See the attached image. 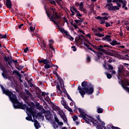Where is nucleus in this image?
I'll return each instance as SVG.
<instances>
[{
    "label": "nucleus",
    "mask_w": 129,
    "mask_h": 129,
    "mask_svg": "<svg viewBox=\"0 0 129 129\" xmlns=\"http://www.w3.org/2000/svg\"><path fill=\"white\" fill-rule=\"evenodd\" d=\"M35 117H36V118H38V117H44V115H43V113L38 112L37 113L36 112V115L35 116Z\"/></svg>",
    "instance_id": "obj_17"
},
{
    "label": "nucleus",
    "mask_w": 129,
    "mask_h": 129,
    "mask_svg": "<svg viewBox=\"0 0 129 129\" xmlns=\"http://www.w3.org/2000/svg\"><path fill=\"white\" fill-rule=\"evenodd\" d=\"M67 96L68 99H69V100H71V101H73V100H72L71 97H70V95L69 94H67Z\"/></svg>",
    "instance_id": "obj_54"
},
{
    "label": "nucleus",
    "mask_w": 129,
    "mask_h": 129,
    "mask_svg": "<svg viewBox=\"0 0 129 129\" xmlns=\"http://www.w3.org/2000/svg\"><path fill=\"white\" fill-rule=\"evenodd\" d=\"M52 124H53V128L54 129L58 128V125H57V123H56V122L53 121L52 122Z\"/></svg>",
    "instance_id": "obj_32"
},
{
    "label": "nucleus",
    "mask_w": 129,
    "mask_h": 129,
    "mask_svg": "<svg viewBox=\"0 0 129 129\" xmlns=\"http://www.w3.org/2000/svg\"><path fill=\"white\" fill-rule=\"evenodd\" d=\"M51 21L54 24V25H56V26H57L58 29H59V25H58V22L56 21H55V20H54V19H51Z\"/></svg>",
    "instance_id": "obj_39"
},
{
    "label": "nucleus",
    "mask_w": 129,
    "mask_h": 129,
    "mask_svg": "<svg viewBox=\"0 0 129 129\" xmlns=\"http://www.w3.org/2000/svg\"><path fill=\"white\" fill-rule=\"evenodd\" d=\"M102 19L104 21H107V20H108L109 18L107 16H105V17H102Z\"/></svg>",
    "instance_id": "obj_51"
},
{
    "label": "nucleus",
    "mask_w": 129,
    "mask_h": 129,
    "mask_svg": "<svg viewBox=\"0 0 129 129\" xmlns=\"http://www.w3.org/2000/svg\"><path fill=\"white\" fill-rule=\"evenodd\" d=\"M0 68L2 71H3L2 76H3V78H4V79H8V70L6 69V68L4 66H0Z\"/></svg>",
    "instance_id": "obj_6"
},
{
    "label": "nucleus",
    "mask_w": 129,
    "mask_h": 129,
    "mask_svg": "<svg viewBox=\"0 0 129 129\" xmlns=\"http://www.w3.org/2000/svg\"><path fill=\"white\" fill-rule=\"evenodd\" d=\"M16 69H17V70H23V69L24 68V66H19V67L16 66Z\"/></svg>",
    "instance_id": "obj_36"
},
{
    "label": "nucleus",
    "mask_w": 129,
    "mask_h": 129,
    "mask_svg": "<svg viewBox=\"0 0 129 129\" xmlns=\"http://www.w3.org/2000/svg\"><path fill=\"white\" fill-rule=\"evenodd\" d=\"M95 36H97V37H99L100 38H102V37H104V34H102L101 33H95Z\"/></svg>",
    "instance_id": "obj_31"
},
{
    "label": "nucleus",
    "mask_w": 129,
    "mask_h": 129,
    "mask_svg": "<svg viewBox=\"0 0 129 129\" xmlns=\"http://www.w3.org/2000/svg\"><path fill=\"white\" fill-rule=\"evenodd\" d=\"M108 68L110 70H113V67L111 64H108Z\"/></svg>",
    "instance_id": "obj_57"
},
{
    "label": "nucleus",
    "mask_w": 129,
    "mask_h": 129,
    "mask_svg": "<svg viewBox=\"0 0 129 129\" xmlns=\"http://www.w3.org/2000/svg\"><path fill=\"white\" fill-rule=\"evenodd\" d=\"M25 92L27 95L29 96V97H32V94L29 90H27V89L25 90Z\"/></svg>",
    "instance_id": "obj_30"
},
{
    "label": "nucleus",
    "mask_w": 129,
    "mask_h": 129,
    "mask_svg": "<svg viewBox=\"0 0 129 129\" xmlns=\"http://www.w3.org/2000/svg\"><path fill=\"white\" fill-rule=\"evenodd\" d=\"M49 46L50 45H53L54 44V40L53 39H51L49 40Z\"/></svg>",
    "instance_id": "obj_49"
},
{
    "label": "nucleus",
    "mask_w": 129,
    "mask_h": 129,
    "mask_svg": "<svg viewBox=\"0 0 129 129\" xmlns=\"http://www.w3.org/2000/svg\"><path fill=\"white\" fill-rule=\"evenodd\" d=\"M46 14L48 18H49V19H50V21H52V16L50 17V16H51V14H50V13H48V12H46Z\"/></svg>",
    "instance_id": "obj_38"
},
{
    "label": "nucleus",
    "mask_w": 129,
    "mask_h": 129,
    "mask_svg": "<svg viewBox=\"0 0 129 129\" xmlns=\"http://www.w3.org/2000/svg\"><path fill=\"white\" fill-rule=\"evenodd\" d=\"M84 46L87 47L88 50H90V51H92V52H94V53L96 52L95 50L93 49L92 48L89 47H90L89 45L86 44V43L84 42Z\"/></svg>",
    "instance_id": "obj_13"
},
{
    "label": "nucleus",
    "mask_w": 129,
    "mask_h": 129,
    "mask_svg": "<svg viewBox=\"0 0 129 129\" xmlns=\"http://www.w3.org/2000/svg\"><path fill=\"white\" fill-rule=\"evenodd\" d=\"M6 38H7V34L2 35V36L0 37V39H6Z\"/></svg>",
    "instance_id": "obj_53"
},
{
    "label": "nucleus",
    "mask_w": 129,
    "mask_h": 129,
    "mask_svg": "<svg viewBox=\"0 0 129 129\" xmlns=\"http://www.w3.org/2000/svg\"><path fill=\"white\" fill-rule=\"evenodd\" d=\"M60 84V86L62 90H65V87H64V81H63V79H61V81H60V82H59Z\"/></svg>",
    "instance_id": "obj_16"
},
{
    "label": "nucleus",
    "mask_w": 129,
    "mask_h": 129,
    "mask_svg": "<svg viewBox=\"0 0 129 129\" xmlns=\"http://www.w3.org/2000/svg\"><path fill=\"white\" fill-rule=\"evenodd\" d=\"M34 126L36 129H39L40 127H41V126L40 125V123L38 122V120H35L34 121Z\"/></svg>",
    "instance_id": "obj_14"
},
{
    "label": "nucleus",
    "mask_w": 129,
    "mask_h": 129,
    "mask_svg": "<svg viewBox=\"0 0 129 129\" xmlns=\"http://www.w3.org/2000/svg\"><path fill=\"white\" fill-rule=\"evenodd\" d=\"M97 112L98 113H102V112H103V109H102V108L100 107L97 108Z\"/></svg>",
    "instance_id": "obj_21"
},
{
    "label": "nucleus",
    "mask_w": 129,
    "mask_h": 129,
    "mask_svg": "<svg viewBox=\"0 0 129 129\" xmlns=\"http://www.w3.org/2000/svg\"><path fill=\"white\" fill-rule=\"evenodd\" d=\"M64 108H66V109H67V110H68V111H69L70 112H73V110H72V109L69 107V106L67 105L65 106Z\"/></svg>",
    "instance_id": "obj_22"
},
{
    "label": "nucleus",
    "mask_w": 129,
    "mask_h": 129,
    "mask_svg": "<svg viewBox=\"0 0 129 129\" xmlns=\"http://www.w3.org/2000/svg\"><path fill=\"white\" fill-rule=\"evenodd\" d=\"M79 111L80 112V117H82L84 120L85 121V122L87 123L88 124H90V125L91 126L92 122L93 123V125L94 126H96L97 129H103L101 127H104V126L102 127V125L101 124H100V123L98 122V121L97 120H95V118L88 116L87 114L85 113V112L83 111L81 108H79Z\"/></svg>",
    "instance_id": "obj_3"
},
{
    "label": "nucleus",
    "mask_w": 129,
    "mask_h": 129,
    "mask_svg": "<svg viewBox=\"0 0 129 129\" xmlns=\"http://www.w3.org/2000/svg\"><path fill=\"white\" fill-rule=\"evenodd\" d=\"M12 62H14L15 64V66H19V62H18V60H15V59H12Z\"/></svg>",
    "instance_id": "obj_37"
},
{
    "label": "nucleus",
    "mask_w": 129,
    "mask_h": 129,
    "mask_svg": "<svg viewBox=\"0 0 129 129\" xmlns=\"http://www.w3.org/2000/svg\"><path fill=\"white\" fill-rule=\"evenodd\" d=\"M49 2H50V4L51 5H53L54 6H56V2H55V1H53V0H48Z\"/></svg>",
    "instance_id": "obj_45"
},
{
    "label": "nucleus",
    "mask_w": 129,
    "mask_h": 129,
    "mask_svg": "<svg viewBox=\"0 0 129 129\" xmlns=\"http://www.w3.org/2000/svg\"><path fill=\"white\" fill-rule=\"evenodd\" d=\"M92 47L94 48V49H95V50H97L99 52H102V53H105V49H100L99 48H98V46H97L96 45H93Z\"/></svg>",
    "instance_id": "obj_9"
},
{
    "label": "nucleus",
    "mask_w": 129,
    "mask_h": 129,
    "mask_svg": "<svg viewBox=\"0 0 129 129\" xmlns=\"http://www.w3.org/2000/svg\"><path fill=\"white\" fill-rule=\"evenodd\" d=\"M106 37L107 42H111V38H110L111 37V35H106Z\"/></svg>",
    "instance_id": "obj_23"
},
{
    "label": "nucleus",
    "mask_w": 129,
    "mask_h": 129,
    "mask_svg": "<svg viewBox=\"0 0 129 129\" xmlns=\"http://www.w3.org/2000/svg\"><path fill=\"white\" fill-rule=\"evenodd\" d=\"M42 45L41 47H43V48H46L47 44L45 43V41H42Z\"/></svg>",
    "instance_id": "obj_50"
},
{
    "label": "nucleus",
    "mask_w": 129,
    "mask_h": 129,
    "mask_svg": "<svg viewBox=\"0 0 129 129\" xmlns=\"http://www.w3.org/2000/svg\"><path fill=\"white\" fill-rule=\"evenodd\" d=\"M45 117L47 120H51L52 119L51 115H45Z\"/></svg>",
    "instance_id": "obj_25"
},
{
    "label": "nucleus",
    "mask_w": 129,
    "mask_h": 129,
    "mask_svg": "<svg viewBox=\"0 0 129 129\" xmlns=\"http://www.w3.org/2000/svg\"><path fill=\"white\" fill-rule=\"evenodd\" d=\"M105 74L106 75V77L108 78V79H111V77H112V75H111V74L109 73L105 72Z\"/></svg>",
    "instance_id": "obj_29"
},
{
    "label": "nucleus",
    "mask_w": 129,
    "mask_h": 129,
    "mask_svg": "<svg viewBox=\"0 0 129 129\" xmlns=\"http://www.w3.org/2000/svg\"><path fill=\"white\" fill-rule=\"evenodd\" d=\"M53 116L54 117V120L55 122H57V123H58V122H59V119H58V118L57 117V115H56V114H54Z\"/></svg>",
    "instance_id": "obj_34"
},
{
    "label": "nucleus",
    "mask_w": 129,
    "mask_h": 129,
    "mask_svg": "<svg viewBox=\"0 0 129 129\" xmlns=\"http://www.w3.org/2000/svg\"><path fill=\"white\" fill-rule=\"evenodd\" d=\"M83 3L84 2H81L79 4V8H82L84 6V5L83 4Z\"/></svg>",
    "instance_id": "obj_55"
},
{
    "label": "nucleus",
    "mask_w": 129,
    "mask_h": 129,
    "mask_svg": "<svg viewBox=\"0 0 129 129\" xmlns=\"http://www.w3.org/2000/svg\"><path fill=\"white\" fill-rule=\"evenodd\" d=\"M70 11L71 13H72V14H71V17H72L73 16H74V15H75V13L73 11V10L72 9V7L70 8Z\"/></svg>",
    "instance_id": "obj_46"
},
{
    "label": "nucleus",
    "mask_w": 129,
    "mask_h": 129,
    "mask_svg": "<svg viewBox=\"0 0 129 129\" xmlns=\"http://www.w3.org/2000/svg\"><path fill=\"white\" fill-rule=\"evenodd\" d=\"M77 36H78V37H77L76 39H77V38H78V40H81V38H83V39H84V36L83 35H80L78 34Z\"/></svg>",
    "instance_id": "obj_43"
},
{
    "label": "nucleus",
    "mask_w": 129,
    "mask_h": 129,
    "mask_svg": "<svg viewBox=\"0 0 129 129\" xmlns=\"http://www.w3.org/2000/svg\"><path fill=\"white\" fill-rule=\"evenodd\" d=\"M1 88L4 94L9 97L10 100L13 104L14 108H20L23 110L26 109L28 112L32 114L33 118H35V116H36V111H33L34 106H30V107H29L27 105L23 104L22 102L19 101L17 95L13 93V92L10 91L8 89H6L3 85H1Z\"/></svg>",
    "instance_id": "obj_1"
},
{
    "label": "nucleus",
    "mask_w": 129,
    "mask_h": 129,
    "mask_svg": "<svg viewBox=\"0 0 129 129\" xmlns=\"http://www.w3.org/2000/svg\"><path fill=\"white\" fill-rule=\"evenodd\" d=\"M36 90H37V92H36L37 95H41V93H42V92H41V90L40 89V88H39V87H37L36 88Z\"/></svg>",
    "instance_id": "obj_27"
},
{
    "label": "nucleus",
    "mask_w": 129,
    "mask_h": 129,
    "mask_svg": "<svg viewBox=\"0 0 129 129\" xmlns=\"http://www.w3.org/2000/svg\"><path fill=\"white\" fill-rule=\"evenodd\" d=\"M81 85L82 88L81 86H79L78 89L83 98L84 97L86 94L90 95L94 92V86L92 85L91 83L84 81L82 82Z\"/></svg>",
    "instance_id": "obj_2"
},
{
    "label": "nucleus",
    "mask_w": 129,
    "mask_h": 129,
    "mask_svg": "<svg viewBox=\"0 0 129 129\" xmlns=\"http://www.w3.org/2000/svg\"><path fill=\"white\" fill-rule=\"evenodd\" d=\"M16 75H17V76H18V77H19V78H22V74H21V73H20V72H18L16 74Z\"/></svg>",
    "instance_id": "obj_58"
},
{
    "label": "nucleus",
    "mask_w": 129,
    "mask_h": 129,
    "mask_svg": "<svg viewBox=\"0 0 129 129\" xmlns=\"http://www.w3.org/2000/svg\"><path fill=\"white\" fill-rule=\"evenodd\" d=\"M73 27L75 28V29H79V27H78V26L77 25V24L75 23H74Z\"/></svg>",
    "instance_id": "obj_63"
},
{
    "label": "nucleus",
    "mask_w": 129,
    "mask_h": 129,
    "mask_svg": "<svg viewBox=\"0 0 129 129\" xmlns=\"http://www.w3.org/2000/svg\"><path fill=\"white\" fill-rule=\"evenodd\" d=\"M72 49H73V51H74V52H76V51H77V49H76V46H72Z\"/></svg>",
    "instance_id": "obj_52"
},
{
    "label": "nucleus",
    "mask_w": 129,
    "mask_h": 129,
    "mask_svg": "<svg viewBox=\"0 0 129 129\" xmlns=\"http://www.w3.org/2000/svg\"><path fill=\"white\" fill-rule=\"evenodd\" d=\"M117 77L119 81V83H122V77H121V76H120V74H118L117 76Z\"/></svg>",
    "instance_id": "obj_18"
},
{
    "label": "nucleus",
    "mask_w": 129,
    "mask_h": 129,
    "mask_svg": "<svg viewBox=\"0 0 129 129\" xmlns=\"http://www.w3.org/2000/svg\"><path fill=\"white\" fill-rule=\"evenodd\" d=\"M36 107L37 109H41V106H40V104H37L36 105Z\"/></svg>",
    "instance_id": "obj_59"
},
{
    "label": "nucleus",
    "mask_w": 129,
    "mask_h": 129,
    "mask_svg": "<svg viewBox=\"0 0 129 129\" xmlns=\"http://www.w3.org/2000/svg\"><path fill=\"white\" fill-rule=\"evenodd\" d=\"M44 67L45 69H49V68H51L52 66L49 65V63H46V64H45Z\"/></svg>",
    "instance_id": "obj_35"
},
{
    "label": "nucleus",
    "mask_w": 129,
    "mask_h": 129,
    "mask_svg": "<svg viewBox=\"0 0 129 129\" xmlns=\"http://www.w3.org/2000/svg\"><path fill=\"white\" fill-rule=\"evenodd\" d=\"M59 115L60 117H61L62 119H63L64 122H68V120L67 119V117H66V115H65V113L63 112L62 113H59Z\"/></svg>",
    "instance_id": "obj_7"
},
{
    "label": "nucleus",
    "mask_w": 129,
    "mask_h": 129,
    "mask_svg": "<svg viewBox=\"0 0 129 129\" xmlns=\"http://www.w3.org/2000/svg\"><path fill=\"white\" fill-rule=\"evenodd\" d=\"M29 30L31 32H34V31H35V29H34V28H33L32 26L29 27Z\"/></svg>",
    "instance_id": "obj_60"
},
{
    "label": "nucleus",
    "mask_w": 129,
    "mask_h": 129,
    "mask_svg": "<svg viewBox=\"0 0 129 129\" xmlns=\"http://www.w3.org/2000/svg\"><path fill=\"white\" fill-rule=\"evenodd\" d=\"M75 22L76 23L78 24L79 23L83 22V20H75Z\"/></svg>",
    "instance_id": "obj_56"
},
{
    "label": "nucleus",
    "mask_w": 129,
    "mask_h": 129,
    "mask_svg": "<svg viewBox=\"0 0 129 129\" xmlns=\"http://www.w3.org/2000/svg\"><path fill=\"white\" fill-rule=\"evenodd\" d=\"M96 118L98 120V122H100V124H101L102 126L103 127L105 125V123L103 121H102L100 119V117L99 116V115H98L97 117Z\"/></svg>",
    "instance_id": "obj_11"
},
{
    "label": "nucleus",
    "mask_w": 129,
    "mask_h": 129,
    "mask_svg": "<svg viewBox=\"0 0 129 129\" xmlns=\"http://www.w3.org/2000/svg\"><path fill=\"white\" fill-rule=\"evenodd\" d=\"M116 4L117 6H113L112 3H110L106 4V7H108V11H117L119 10V8L121 7V4L118 3V2H116Z\"/></svg>",
    "instance_id": "obj_4"
},
{
    "label": "nucleus",
    "mask_w": 129,
    "mask_h": 129,
    "mask_svg": "<svg viewBox=\"0 0 129 129\" xmlns=\"http://www.w3.org/2000/svg\"><path fill=\"white\" fill-rule=\"evenodd\" d=\"M26 120H28V121H34L33 119H32V115H28V116L26 117Z\"/></svg>",
    "instance_id": "obj_20"
},
{
    "label": "nucleus",
    "mask_w": 129,
    "mask_h": 129,
    "mask_svg": "<svg viewBox=\"0 0 129 129\" xmlns=\"http://www.w3.org/2000/svg\"><path fill=\"white\" fill-rule=\"evenodd\" d=\"M58 27L60 33H62V34H65L66 36L68 37L69 39L71 40V41H73V40H74V38L70 35L69 32L65 30L64 28H61V26H58Z\"/></svg>",
    "instance_id": "obj_5"
},
{
    "label": "nucleus",
    "mask_w": 129,
    "mask_h": 129,
    "mask_svg": "<svg viewBox=\"0 0 129 129\" xmlns=\"http://www.w3.org/2000/svg\"><path fill=\"white\" fill-rule=\"evenodd\" d=\"M6 6L8 9H12V7H13L12 1H11V0H6Z\"/></svg>",
    "instance_id": "obj_8"
},
{
    "label": "nucleus",
    "mask_w": 129,
    "mask_h": 129,
    "mask_svg": "<svg viewBox=\"0 0 129 129\" xmlns=\"http://www.w3.org/2000/svg\"><path fill=\"white\" fill-rule=\"evenodd\" d=\"M61 103L62 105L64 106V107L67 105V104H66V101L64 100L61 101Z\"/></svg>",
    "instance_id": "obj_47"
},
{
    "label": "nucleus",
    "mask_w": 129,
    "mask_h": 129,
    "mask_svg": "<svg viewBox=\"0 0 129 129\" xmlns=\"http://www.w3.org/2000/svg\"><path fill=\"white\" fill-rule=\"evenodd\" d=\"M39 63L41 64V63H43V64H48L49 63V61H48V59H41L40 60H38Z\"/></svg>",
    "instance_id": "obj_15"
},
{
    "label": "nucleus",
    "mask_w": 129,
    "mask_h": 129,
    "mask_svg": "<svg viewBox=\"0 0 129 129\" xmlns=\"http://www.w3.org/2000/svg\"><path fill=\"white\" fill-rule=\"evenodd\" d=\"M53 73L57 77V79L58 80L59 82L61 83V81H62V78L60 77V75L58 74V73L55 71H53Z\"/></svg>",
    "instance_id": "obj_10"
},
{
    "label": "nucleus",
    "mask_w": 129,
    "mask_h": 129,
    "mask_svg": "<svg viewBox=\"0 0 129 129\" xmlns=\"http://www.w3.org/2000/svg\"><path fill=\"white\" fill-rule=\"evenodd\" d=\"M96 55H97V56L98 57V58H99L100 57H101V56H102L103 55V52H100V51L97 52L96 51Z\"/></svg>",
    "instance_id": "obj_24"
},
{
    "label": "nucleus",
    "mask_w": 129,
    "mask_h": 129,
    "mask_svg": "<svg viewBox=\"0 0 129 129\" xmlns=\"http://www.w3.org/2000/svg\"><path fill=\"white\" fill-rule=\"evenodd\" d=\"M116 40L113 39L111 42L110 43V45L112 46H115L116 45Z\"/></svg>",
    "instance_id": "obj_28"
},
{
    "label": "nucleus",
    "mask_w": 129,
    "mask_h": 129,
    "mask_svg": "<svg viewBox=\"0 0 129 129\" xmlns=\"http://www.w3.org/2000/svg\"><path fill=\"white\" fill-rule=\"evenodd\" d=\"M122 8L124 9L125 6H126V1L124 0L123 3H122Z\"/></svg>",
    "instance_id": "obj_41"
},
{
    "label": "nucleus",
    "mask_w": 129,
    "mask_h": 129,
    "mask_svg": "<svg viewBox=\"0 0 129 129\" xmlns=\"http://www.w3.org/2000/svg\"><path fill=\"white\" fill-rule=\"evenodd\" d=\"M56 89L58 90L60 93H62V91H61V89L60 88V85H59V83H57L56 85Z\"/></svg>",
    "instance_id": "obj_26"
},
{
    "label": "nucleus",
    "mask_w": 129,
    "mask_h": 129,
    "mask_svg": "<svg viewBox=\"0 0 129 129\" xmlns=\"http://www.w3.org/2000/svg\"><path fill=\"white\" fill-rule=\"evenodd\" d=\"M11 86H12V87L13 88H15V87H17V84L15 83L14 82H11Z\"/></svg>",
    "instance_id": "obj_33"
},
{
    "label": "nucleus",
    "mask_w": 129,
    "mask_h": 129,
    "mask_svg": "<svg viewBox=\"0 0 129 129\" xmlns=\"http://www.w3.org/2000/svg\"><path fill=\"white\" fill-rule=\"evenodd\" d=\"M123 69V67H119L118 68V71L117 73L118 74H121V73H122V70Z\"/></svg>",
    "instance_id": "obj_19"
},
{
    "label": "nucleus",
    "mask_w": 129,
    "mask_h": 129,
    "mask_svg": "<svg viewBox=\"0 0 129 129\" xmlns=\"http://www.w3.org/2000/svg\"><path fill=\"white\" fill-rule=\"evenodd\" d=\"M111 26H112V25H110V24H109L108 22H106L105 23V27L106 28H108V27H111Z\"/></svg>",
    "instance_id": "obj_48"
},
{
    "label": "nucleus",
    "mask_w": 129,
    "mask_h": 129,
    "mask_svg": "<svg viewBox=\"0 0 129 129\" xmlns=\"http://www.w3.org/2000/svg\"><path fill=\"white\" fill-rule=\"evenodd\" d=\"M53 110H59L60 109V107L57 106H55L53 107Z\"/></svg>",
    "instance_id": "obj_44"
},
{
    "label": "nucleus",
    "mask_w": 129,
    "mask_h": 129,
    "mask_svg": "<svg viewBox=\"0 0 129 129\" xmlns=\"http://www.w3.org/2000/svg\"><path fill=\"white\" fill-rule=\"evenodd\" d=\"M48 48L49 49H51V50H52V51H53V52L55 53V48L53 47V46H52V45L49 44V46Z\"/></svg>",
    "instance_id": "obj_42"
},
{
    "label": "nucleus",
    "mask_w": 129,
    "mask_h": 129,
    "mask_svg": "<svg viewBox=\"0 0 129 129\" xmlns=\"http://www.w3.org/2000/svg\"><path fill=\"white\" fill-rule=\"evenodd\" d=\"M51 19L52 20H54L55 19H61V16H59L58 14H57V12H55V13H54V15H52L51 16Z\"/></svg>",
    "instance_id": "obj_12"
},
{
    "label": "nucleus",
    "mask_w": 129,
    "mask_h": 129,
    "mask_svg": "<svg viewBox=\"0 0 129 129\" xmlns=\"http://www.w3.org/2000/svg\"><path fill=\"white\" fill-rule=\"evenodd\" d=\"M95 19H96V20H100V21H101L102 19V17L99 16L97 17H95Z\"/></svg>",
    "instance_id": "obj_62"
},
{
    "label": "nucleus",
    "mask_w": 129,
    "mask_h": 129,
    "mask_svg": "<svg viewBox=\"0 0 129 129\" xmlns=\"http://www.w3.org/2000/svg\"><path fill=\"white\" fill-rule=\"evenodd\" d=\"M101 16H108V13H103L101 14Z\"/></svg>",
    "instance_id": "obj_64"
},
{
    "label": "nucleus",
    "mask_w": 129,
    "mask_h": 129,
    "mask_svg": "<svg viewBox=\"0 0 129 129\" xmlns=\"http://www.w3.org/2000/svg\"><path fill=\"white\" fill-rule=\"evenodd\" d=\"M72 117L73 118L74 121H76V120H78V117H77L76 115L72 116Z\"/></svg>",
    "instance_id": "obj_40"
},
{
    "label": "nucleus",
    "mask_w": 129,
    "mask_h": 129,
    "mask_svg": "<svg viewBox=\"0 0 129 129\" xmlns=\"http://www.w3.org/2000/svg\"><path fill=\"white\" fill-rule=\"evenodd\" d=\"M28 51H29L28 47H26L24 49V53H28Z\"/></svg>",
    "instance_id": "obj_61"
}]
</instances>
